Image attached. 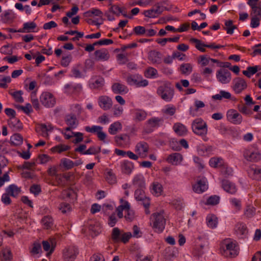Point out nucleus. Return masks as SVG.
<instances>
[{
    "label": "nucleus",
    "mask_w": 261,
    "mask_h": 261,
    "mask_svg": "<svg viewBox=\"0 0 261 261\" xmlns=\"http://www.w3.org/2000/svg\"><path fill=\"white\" fill-rule=\"evenodd\" d=\"M222 254L226 257H235L239 253V248L236 241L225 240L223 243Z\"/></svg>",
    "instance_id": "f257e3e1"
},
{
    "label": "nucleus",
    "mask_w": 261,
    "mask_h": 261,
    "mask_svg": "<svg viewBox=\"0 0 261 261\" xmlns=\"http://www.w3.org/2000/svg\"><path fill=\"white\" fill-rule=\"evenodd\" d=\"M120 202L121 205L118 206L116 209V212L119 218H122L123 217V211L126 210V214L124 218L128 221H132L134 218L135 213L134 211L130 210V204L127 201L124 200L123 199H120Z\"/></svg>",
    "instance_id": "f03ea898"
},
{
    "label": "nucleus",
    "mask_w": 261,
    "mask_h": 261,
    "mask_svg": "<svg viewBox=\"0 0 261 261\" xmlns=\"http://www.w3.org/2000/svg\"><path fill=\"white\" fill-rule=\"evenodd\" d=\"M192 129L194 134L201 137H205L207 133V124L201 118H197L193 121Z\"/></svg>",
    "instance_id": "7ed1b4c3"
},
{
    "label": "nucleus",
    "mask_w": 261,
    "mask_h": 261,
    "mask_svg": "<svg viewBox=\"0 0 261 261\" xmlns=\"http://www.w3.org/2000/svg\"><path fill=\"white\" fill-rule=\"evenodd\" d=\"M150 219L153 222V228L155 229V231L159 233L162 232L165 228L166 224V220L163 215L158 213H153Z\"/></svg>",
    "instance_id": "20e7f679"
},
{
    "label": "nucleus",
    "mask_w": 261,
    "mask_h": 261,
    "mask_svg": "<svg viewBox=\"0 0 261 261\" xmlns=\"http://www.w3.org/2000/svg\"><path fill=\"white\" fill-rule=\"evenodd\" d=\"M78 254L77 248L75 246H70L64 249L63 257L64 261H74Z\"/></svg>",
    "instance_id": "39448f33"
},
{
    "label": "nucleus",
    "mask_w": 261,
    "mask_h": 261,
    "mask_svg": "<svg viewBox=\"0 0 261 261\" xmlns=\"http://www.w3.org/2000/svg\"><path fill=\"white\" fill-rule=\"evenodd\" d=\"M41 103L46 108L53 107L56 103V99L53 95L47 92H43L40 97Z\"/></svg>",
    "instance_id": "423d86ee"
},
{
    "label": "nucleus",
    "mask_w": 261,
    "mask_h": 261,
    "mask_svg": "<svg viewBox=\"0 0 261 261\" xmlns=\"http://www.w3.org/2000/svg\"><path fill=\"white\" fill-rule=\"evenodd\" d=\"M228 121L233 124H240L243 120L242 115L234 109L229 110L226 114Z\"/></svg>",
    "instance_id": "0eeeda50"
},
{
    "label": "nucleus",
    "mask_w": 261,
    "mask_h": 261,
    "mask_svg": "<svg viewBox=\"0 0 261 261\" xmlns=\"http://www.w3.org/2000/svg\"><path fill=\"white\" fill-rule=\"evenodd\" d=\"M157 93L166 101H170L173 98L174 91L168 87L160 86L157 90Z\"/></svg>",
    "instance_id": "6e6552de"
},
{
    "label": "nucleus",
    "mask_w": 261,
    "mask_h": 261,
    "mask_svg": "<svg viewBox=\"0 0 261 261\" xmlns=\"http://www.w3.org/2000/svg\"><path fill=\"white\" fill-rule=\"evenodd\" d=\"M163 119L159 117H152L146 121V132L150 133L153 132L154 128L160 126L163 123Z\"/></svg>",
    "instance_id": "1a4fd4ad"
},
{
    "label": "nucleus",
    "mask_w": 261,
    "mask_h": 261,
    "mask_svg": "<svg viewBox=\"0 0 261 261\" xmlns=\"http://www.w3.org/2000/svg\"><path fill=\"white\" fill-rule=\"evenodd\" d=\"M233 86L232 89L236 94H240L247 87V84L242 78L236 77L233 80Z\"/></svg>",
    "instance_id": "9d476101"
},
{
    "label": "nucleus",
    "mask_w": 261,
    "mask_h": 261,
    "mask_svg": "<svg viewBox=\"0 0 261 261\" xmlns=\"http://www.w3.org/2000/svg\"><path fill=\"white\" fill-rule=\"evenodd\" d=\"M216 77L219 82L222 84H227L231 79V73L227 69H221L217 72Z\"/></svg>",
    "instance_id": "9b49d317"
},
{
    "label": "nucleus",
    "mask_w": 261,
    "mask_h": 261,
    "mask_svg": "<svg viewBox=\"0 0 261 261\" xmlns=\"http://www.w3.org/2000/svg\"><path fill=\"white\" fill-rule=\"evenodd\" d=\"M164 11V7L159 5H155L152 8L145 10L143 14L145 17L155 18L158 17Z\"/></svg>",
    "instance_id": "f8f14e48"
},
{
    "label": "nucleus",
    "mask_w": 261,
    "mask_h": 261,
    "mask_svg": "<svg viewBox=\"0 0 261 261\" xmlns=\"http://www.w3.org/2000/svg\"><path fill=\"white\" fill-rule=\"evenodd\" d=\"M148 149L149 146L146 142H140L137 144L135 150L139 156L142 158H145L147 156Z\"/></svg>",
    "instance_id": "ddd939ff"
},
{
    "label": "nucleus",
    "mask_w": 261,
    "mask_h": 261,
    "mask_svg": "<svg viewBox=\"0 0 261 261\" xmlns=\"http://www.w3.org/2000/svg\"><path fill=\"white\" fill-rule=\"evenodd\" d=\"M42 247L44 251H49L47 255L51 254L57 245L56 239L54 238H49L48 240L42 241Z\"/></svg>",
    "instance_id": "4468645a"
},
{
    "label": "nucleus",
    "mask_w": 261,
    "mask_h": 261,
    "mask_svg": "<svg viewBox=\"0 0 261 261\" xmlns=\"http://www.w3.org/2000/svg\"><path fill=\"white\" fill-rule=\"evenodd\" d=\"M206 179L202 177L197 180L196 184L193 186L194 191L197 193H202L207 189V185L206 184Z\"/></svg>",
    "instance_id": "2eb2a0df"
},
{
    "label": "nucleus",
    "mask_w": 261,
    "mask_h": 261,
    "mask_svg": "<svg viewBox=\"0 0 261 261\" xmlns=\"http://www.w3.org/2000/svg\"><path fill=\"white\" fill-rule=\"evenodd\" d=\"M98 101L99 107L103 110H109L112 106V100L107 96H100Z\"/></svg>",
    "instance_id": "dca6fc26"
},
{
    "label": "nucleus",
    "mask_w": 261,
    "mask_h": 261,
    "mask_svg": "<svg viewBox=\"0 0 261 261\" xmlns=\"http://www.w3.org/2000/svg\"><path fill=\"white\" fill-rule=\"evenodd\" d=\"M259 0H248L247 4L251 8L250 15L253 13H257L261 18V1L258 3Z\"/></svg>",
    "instance_id": "f3484780"
},
{
    "label": "nucleus",
    "mask_w": 261,
    "mask_h": 261,
    "mask_svg": "<svg viewBox=\"0 0 261 261\" xmlns=\"http://www.w3.org/2000/svg\"><path fill=\"white\" fill-rule=\"evenodd\" d=\"M9 126L13 128L14 131L18 132L23 128L22 124L20 120L15 117H10L8 120Z\"/></svg>",
    "instance_id": "a211bd4d"
},
{
    "label": "nucleus",
    "mask_w": 261,
    "mask_h": 261,
    "mask_svg": "<svg viewBox=\"0 0 261 261\" xmlns=\"http://www.w3.org/2000/svg\"><path fill=\"white\" fill-rule=\"evenodd\" d=\"M121 170L122 173L129 175L134 168V164L128 160H125L120 164Z\"/></svg>",
    "instance_id": "6ab92c4d"
},
{
    "label": "nucleus",
    "mask_w": 261,
    "mask_h": 261,
    "mask_svg": "<svg viewBox=\"0 0 261 261\" xmlns=\"http://www.w3.org/2000/svg\"><path fill=\"white\" fill-rule=\"evenodd\" d=\"M222 187L226 192L231 194L236 193L237 190L234 184L226 179L222 180Z\"/></svg>",
    "instance_id": "aec40b11"
},
{
    "label": "nucleus",
    "mask_w": 261,
    "mask_h": 261,
    "mask_svg": "<svg viewBox=\"0 0 261 261\" xmlns=\"http://www.w3.org/2000/svg\"><path fill=\"white\" fill-rule=\"evenodd\" d=\"M161 53L158 51H151L148 54V59L153 64H160L162 63Z\"/></svg>",
    "instance_id": "412c9836"
},
{
    "label": "nucleus",
    "mask_w": 261,
    "mask_h": 261,
    "mask_svg": "<svg viewBox=\"0 0 261 261\" xmlns=\"http://www.w3.org/2000/svg\"><path fill=\"white\" fill-rule=\"evenodd\" d=\"M112 90L115 94H125L128 92V88L124 85L117 83L112 86Z\"/></svg>",
    "instance_id": "4be33fe9"
},
{
    "label": "nucleus",
    "mask_w": 261,
    "mask_h": 261,
    "mask_svg": "<svg viewBox=\"0 0 261 261\" xmlns=\"http://www.w3.org/2000/svg\"><path fill=\"white\" fill-rule=\"evenodd\" d=\"M2 20L5 23L12 22L16 18L15 14L12 10H7L1 15Z\"/></svg>",
    "instance_id": "5701e85b"
},
{
    "label": "nucleus",
    "mask_w": 261,
    "mask_h": 261,
    "mask_svg": "<svg viewBox=\"0 0 261 261\" xmlns=\"http://www.w3.org/2000/svg\"><path fill=\"white\" fill-rule=\"evenodd\" d=\"M182 160V156L179 153H173L170 154L167 159V161L173 165H177Z\"/></svg>",
    "instance_id": "b1692460"
},
{
    "label": "nucleus",
    "mask_w": 261,
    "mask_h": 261,
    "mask_svg": "<svg viewBox=\"0 0 261 261\" xmlns=\"http://www.w3.org/2000/svg\"><path fill=\"white\" fill-rule=\"evenodd\" d=\"M95 58L97 60L106 61L109 59L110 56L108 51L106 49L102 48L95 51Z\"/></svg>",
    "instance_id": "393cba45"
},
{
    "label": "nucleus",
    "mask_w": 261,
    "mask_h": 261,
    "mask_svg": "<svg viewBox=\"0 0 261 261\" xmlns=\"http://www.w3.org/2000/svg\"><path fill=\"white\" fill-rule=\"evenodd\" d=\"M6 192L11 196L16 198L20 193L21 188L14 184H12L6 189Z\"/></svg>",
    "instance_id": "a878e982"
},
{
    "label": "nucleus",
    "mask_w": 261,
    "mask_h": 261,
    "mask_svg": "<svg viewBox=\"0 0 261 261\" xmlns=\"http://www.w3.org/2000/svg\"><path fill=\"white\" fill-rule=\"evenodd\" d=\"M133 184L138 187V189L145 188V182L143 176L140 174L135 175L133 180Z\"/></svg>",
    "instance_id": "bb28decb"
},
{
    "label": "nucleus",
    "mask_w": 261,
    "mask_h": 261,
    "mask_svg": "<svg viewBox=\"0 0 261 261\" xmlns=\"http://www.w3.org/2000/svg\"><path fill=\"white\" fill-rule=\"evenodd\" d=\"M36 28L37 25L33 21L25 22L23 23V28L18 30V32L22 33L35 32L34 30Z\"/></svg>",
    "instance_id": "cd10ccee"
},
{
    "label": "nucleus",
    "mask_w": 261,
    "mask_h": 261,
    "mask_svg": "<svg viewBox=\"0 0 261 261\" xmlns=\"http://www.w3.org/2000/svg\"><path fill=\"white\" fill-rule=\"evenodd\" d=\"M65 121L68 126L76 127L79 124V121L74 114H70L65 116Z\"/></svg>",
    "instance_id": "c85d7f7f"
},
{
    "label": "nucleus",
    "mask_w": 261,
    "mask_h": 261,
    "mask_svg": "<svg viewBox=\"0 0 261 261\" xmlns=\"http://www.w3.org/2000/svg\"><path fill=\"white\" fill-rule=\"evenodd\" d=\"M174 132L180 136L187 134L188 130L187 127L180 123H175L173 126Z\"/></svg>",
    "instance_id": "c756f323"
},
{
    "label": "nucleus",
    "mask_w": 261,
    "mask_h": 261,
    "mask_svg": "<svg viewBox=\"0 0 261 261\" xmlns=\"http://www.w3.org/2000/svg\"><path fill=\"white\" fill-rule=\"evenodd\" d=\"M147 113L143 110L137 109L134 112V118L135 121H141L146 119Z\"/></svg>",
    "instance_id": "7c9ffc66"
},
{
    "label": "nucleus",
    "mask_w": 261,
    "mask_h": 261,
    "mask_svg": "<svg viewBox=\"0 0 261 261\" xmlns=\"http://www.w3.org/2000/svg\"><path fill=\"white\" fill-rule=\"evenodd\" d=\"M150 189L152 193L156 196L161 195L163 192V187L162 185L158 181H154L152 183Z\"/></svg>",
    "instance_id": "2f4dec72"
},
{
    "label": "nucleus",
    "mask_w": 261,
    "mask_h": 261,
    "mask_svg": "<svg viewBox=\"0 0 261 261\" xmlns=\"http://www.w3.org/2000/svg\"><path fill=\"white\" fill-rule=\"evenodd\" d=\"M115 140L116 143L123 146L126 145L129 141V137L127 134H121L115 137Z\"/></svg>",
    "instance_id": "473e14b6"
},
{
    "label": "nucleus",
    "mask_w": 261,
    "mask_h": 261,
    "mask_svg": "<svg viewBox=\"0 0 261 261\" xmlns=\"http://www.w3.org/2000/svg\"><path fill=\"white\" fill-rule=\"evenodd\" d=\"M244 157L251 162H257L260 158V154L258 152L246 151L244 154Z\"/></svg>",
    "instance_id": "72a5a7b5"
},
{
    "label": "nucleus",
    "mask_w": 261,
    "mask_h": 261,
    "mask_svg": "<svg viewBox=\"0 0 261 261\" xmlns=\"http://www.w3.org/2000/svg\"><path fill=\"white\" fill-rule=\"evenodd\" d=\"M207 225L211 228H216L218 224V218L214 215H209L206 217Z\"/></svg>",
    "instance_id": "f704fd0d"
},
{
    "label": "nucleus",
    "mask_w": 261,
    "mask_h": 261,
    "mask_svg": "<svg viewBox=\"0 0 261 261\" xmlns=\"http://www.w3.org/2000/svg\"><path fill=\"white\" fill-rule=\"evenodd\" d=\"M106 178L108 182L110 184L116 183L117 178L115 174L112 169H108L106 173Z\"/></svg>",
    "instance_id": "c9c22d12"
},
{
    "label": "nucleus",
    "mask_w": 261,
    "mask_h": 261,
    "mask_svg": "<svg viewBox=\"0 0 261 261\" xmlns=\"http://www.w3.org/2000/svg\"><path fill=\"white\" fill-rule=\"evenodd\" d=\"M122 125L120 122L117 121L111 124L109 128V132L110 134L115 135L117 132L121 130Z\"/></svg>",
    "instance_id": "e433bc0d"
},
{
    "label": "nucleus",
    "mask_w": 261,
    "mask_h": 261,
    "mask_svg": "<svg viewBox=\"0 0 261 261\" xmlns=\"http://www.w3.org/2000/svg\"><path fill=\"white\" fill-rule=\"evenodd\" d=\"M225 27L224 29L227 32L228 34H232L234 29L237 28V27L233 24V21L232 20H226L225 22Z\"/></svg>",
    "instance_id": "4c0bfd02"
},
{
    "label": "nucleus",
    "mask_w": 261,
    "mask_h": 261,
    "mask_svg": "<svg viewBox=\"0 0 261 261\" xmlns=\"http://www.w3.org/2000/svg\"><path fill=\"white\" fill-rule=\"evenodd\" d=\"M222 98L225 99H230L231 98V94L225 91L221 90L220 94H217L212 96V98L215 100H221Z\"/></svg>",
    "instance_id": "58836bf2"
},
{
    "label": "nucleus",
    "mask_w": 261,
    "mask_h": 261,
    "mask_svg": "<svg viewBox=\"0 0 261 261\" xmlns=\"http://www.w3.org/2000/svg\"><path fill=\"white\" fill-rule=\"evenodd\" d=\"M42 223L45 229H50L53 225V218L48 216L44 217L42 220Z\"/></svg>",
    "instance_id": "ea45409f"
},
{
    "label": "nucleus",
    "mask_w": 261,
    "mask_h": 261,
    "mask_svg": "<svg viewBox=\"0 0 261 261\" xmlns=\"http://www.w3.org/2000/svg\"><path fill=\"white\" fill-rule=\"evenodd\" d=\"M121 233L120 230L118 227H115L113 229L111 238L113 241L115 243H118L120 242L121 238Z\"/></svg>",
    "instance_id": "a19ab883"
},
{
    "label": "nucleus",
    "mask_w": 261,
    "mask_h": 261,
    "mask_svg": "<svg viewBox=\"0 0 261 261\" xmlns=\"http://www.w3.org/2000/svg\"><path fill=\"white\" fill-rule=\"evenodd\" d=\"M23 138L19 134H14L10 139L11 143L17 146L22 143Z\"/></svg>",
    "instance_id": "79ce46f5"
},
{
    "label": "nucleus",
    "mask_w": 261,
    "mask_h": 261,
    "mask_svg": "<svg viewBox=\"0 0 261 261\" xmlns=\"http://www.w3.org/2000/svg\"><path fill=\"white\" fill-rule=\"evenodd\" d=\"M210 166L213 168H217L222 166V159L220 158H212L209 161Z\"/></svg>",
    "instance_id": "37998d69"
},
{
    "label": "nucleus",
    "mask_w": 261,
    "mask_h": 261,
    "mask_svg": "<svg viewBox=\"0 0 261 261\" xmlns=\"http://www.w3.org/2000/svg\"><path fill=\"white\" fill-rule=\"evenodd\" d=\"M179 69L182 74H189L192 71V66L189 63H184L180 65Z\"/></svg>",
    "instance_id": "c03bdc74"
},
{
    "label": "nucleus",
    "mask_w": 261,
    "mask_h": 261,
    "mask_svg": "<svg viewBox=\"0 0 261 261\" xmlns=\"http://www.w3.org/2000/svg\"><path fill=\"white\" fill-rule=\"evenodd\" d=\"M220 197L217 195H212L210 196L206 200L205 204L206 205H215L218 204L220 201Z\"/></svg>",
    "instance_id": "a18cd8bd"
},
{
    "label": "nucleus",
    "mask_w": 261,
    "mask_h": 261,
    "mask_svg": "<svg viewBox=\"0 0 261 261\" xmlns=\"http://www.w3.org/2000/svg\"><path fill=\"white\" fill-rule=\"evenodd\" d=\"M141 79L140 75H130L126 78V81L128 85H137L138 80Z\"/></svg>",
    "instance_id": "49530a36"
},
{
    "label": "nucleus",
    "mask_w": 261,
    "mask_h": 261,
    "mask_svg": "<svg viewBox=\"0 0 261 261\" xmlns=\"http://www.w3.org/2000/svg\"><path fill=\"white\" fill-rule=\"evenodd\" d=\"M17 102L22 103L23 102V98L22 97L23 92L21 90L11 93L9 92Z\"/></svg>",
    "instance_id": "de8ad7c7"
},
{
    "label": "nucleus",
    "mask_w": 261,
    "mask_h": 261,
    "mask_svg": "<svg viewBox=\"0 0 261 261\" xmlns=\"http://www.w3.org/2000/svg\"><path fill=\"white\" fill-rule=\"evenodd\" d=\"M251 19L250 25L252 28H255L259 26V20L261 18L259 15H257V13H253Z\"/></svg>",
    "instance_id": "09e8293b"
},
{
    "label": "nucleus",
    "mask_w": 261,
    "mask_h": 261,
    "mask_svg": "<svg viewBox=\"0 0 261 261\" xmlns=\"http://www.w3.org/2000/svg\"><path fill=\"white\" fill-rule=\"evenodd\" d=\"M12 258L11 252L9 249L3 250L1 256L2 261H11Z\"/></svg>",
    "instance_id": "8fccbe9b"
},
{
    "label": "nucleus",
    "mask_w": 261,
    "mask_h": 261,
    "mask_svg": "<svg viewBox=\"0 0 261 261\" xmlns=\"http://www.w3.org/2000/svg\"><path fill=\"white\" fill-rule=\"evenodd\" d=\"M61 162V165L66 170L70 169L74 166V162L66 158L62 159Z\"/></svg>",
    "instance_id": "3c124183"
},
{
    "label": "nucleus",
    "mask_w": 261,
    "mask_h": 261,
    "mask_svg": "<svg viewBox=\"0 0 261 261\" xmlns=\"http://www.w3.org/2000/svg\"><path fill=\"white\" fill-rule=\"evenodd\" d=\"M70 147L68 145L64 144H59L56 146H54L51 148L53 151H56L58 153H61L63 151H67L69 150Z\"/></svg>",
    "instance_id": "603ef678"
},
{
    "label": "nucleus",
    "mask_w": 261,
    "mask_h": 261,
    "mask_svg": "<svg viewBox=\"0 0 261 261\" xmlns=\"http://www.w3.org/2000/svg\"><path fill=\"white\" fill-rule=\"evenodd\" d=\"M104 79L102 77H99L91 84V87L94 89H97L102 87L104 85Z\"/></svg>",
    "instance_id": "864d4df0"
},
{
    "label": "nucleus",
    "mask_w": 261,
    "mask_h": 261,
    "mask_svg": "<svg viewBox=\"0 0 261 261\" xmlns=\"http://www.w3.org/2000/svg\"><path fill=\"white\" fill-rule=\"evenodd\" d=\"M190 42L192 43H195V47L199 51L203 53L206 51V49L205 48V47L200 48V46H203V45L205 44L204 43H202V42L200 40L193 38L190 39Z\"/></svg>",
    "instance_id": "5fc2aeb1"
},
{
    "label": "nucleus",
    "mask_w": 261,
    "mask_h": 261,
    "mask_svg": "<svg viewBox=\"0 0 261 261\" xmlns=\"http://www.w3.org/2000/svg\"><path fill=\"white\" fill-rule=\"evenodd\" d=\"M250 173L253 174V178L256 180H261V169L258 167L251 168Z\"/></svg>",
    "instance_id": "6e6d98bb"
},
{
    "label": "nucleus",
    "mask_w": 261,
    "mask_h": 261,
    "mask_svg": "<svg viewBox=\"0 0 261 261\" xmlns=\"http://www.w3.org/2000/svg\"><path fill=\"white\" fill-rule=\"evenodd\" d=\"M157 74V70L153 67H150L146 70L145 75L147 78H154Z\"/></svg>",
    "instance_id": "4d7b16f0"
},
{
    "label": "nucleus",
    "mask_w": 261,
    "mask_h": 261,
    "mask_svg": "<svg viewBox=\"0 0 261 261\" xmlns=\"http://www.w3.org/2000/svg\"><path fill=\"white\" fill-rule=\"evenodd\" d=\"M72 134H73V137H75V139L72 140V142L75 144H78L83 141V134L80 132H71Z\"/></svg>",
    "instance_id": "13d9d810"
},
{
    "label": "nucleus",
    "mask_w": 261,
    "mask_h": 261,
    "mask_svg": "<svg viewBox=\"0 0 261 261\" xmlns=\"http://www.w3.org/2000/svg\"><path fill=\"white\" fill-rule=\"evenodd\" d=\"M41 252V244L37 242H35L33 244V247L31 249L30 252L34 255L37 254Z\"/></svg>",
    "instance_id": "bf43d9fd"
},
{
    "label": "nucleus",
    "mask_w": 261,
    "mask_h": 261,
    "mask_svg": "<svg viewBox=\"0 0 261 261\" xmlns=\"http://www.w3.org/2000/svg\"><path fill=\"white\" fill-rule=\"evenodd\" d=\"M100 151V147L91 146L84 152V154H96Z\"/></svg>",
    "instance_id": "052dcab7"
},
{
    "label": "nucleus",
    "mask_w": 261,
    "mask_h": 261,
    "mask_svg": "<svg viewBox=\"0 0 261 261\" xmlns=\"http://www.w3.org/2000/svg\"><path fill=\"white\" fill-rule=\"evenodd\" d=\"M255 208L254 207L250 206H247L244 212L245 216L248 218L252 217L255 215Z\"/></svg>",
    "instance_id": "680f3d73"
},
{
    "label": "nucleus",
    "mask_w": 261,
    "mask_h": 261,
    "mask_svg": "<svg viewBox=\"0 0 261 261\" xmlns=\"http://www.w3.org/2000/svg\"><path fill=\"white\" fill-rule=\"evenodd\" d=\"M239 111L245 115H249L251 114V110L244 105H238L237 106Z\"/></svg>",
    "instance_id": "e2e57ef3"
},
{
    "label": "nucleus",
    "mask_w": 261,
    "mask_h": 261,
    "mask_svg": "<svg viewBox=\"0 0 261 261\" xmlns=\"http://www.w3.org/2000/svg\"><path fill=\"white\" fill-rule=\"evenodd\" d=\"M146 30L144 27L137 26L133 29V33L137 36H142L145 34Z\"/></svg>",
    "instance_id": "0e129e2a"
},
{
    "label": "nucleus",
    "mask_w": 261,
    "mask_h": 261,
    "mask_svg": "<svg viewBox=\"0 0 261 261\" xmlns=\"http://www.w3.org/2000/svg\"><path fill=\"white\" fill-rule=\"evenodd\" d=\"M109 5L110 6V7L109 8V11L116 15L117 16H119L120 12H121V8L117 5H112V3H110Z\"/></svg>",
    "instance_id": "69168bd1"
},
{
    "label": "nucleus",
    "mask_w": 261,
    "mask_h": 261,
    "mask_svg": "<svg viewBox=\"0 0 261 261\" xmlns=\"http://www.w3.org/2000/svg\"><path fill=\"white\" fill-rule=\"evenodd\" d=\"M72 59V56L70 54L63 56L61 61V65L63 67H67L69 65Z\"/></svg>",
    "instance_id": "338daca9"
},
{
    "label": "nucleus",
    "mask_w": 261,
    "mask_h": 261,
    "mask_svg": "<svg viewBox=\"0 0 261 261\" xmlns=\"http://www.w3.org/2000/svg\"><path fill=\"white\" fill-rule=\"evenodd\" d=\"M30 191L35 196L39 195L41 192V189L40 185L34 184L31 186Z\"/></svg>",
    "instance_id": "774afa93"
}]
</instances>
